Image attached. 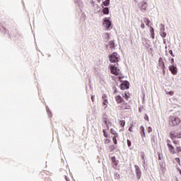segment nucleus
<instances>
[{"label": "nucleus", "mask_w": 181, "mask_h": 181, "mask_svg": "<svg viewBox=\"0 0 181 181\" xmlns=\"http://www.w3.org/2000/svg\"><path fill=\"white\" fill-rule=\"evenodd\" d=\"M110 71L112 74L117 76L119 81L124 78V76H122V74H121V71L119 69H118V67L115 66V65H110Z\"/></svg>", "instance_id": "nucleus-1"}, {"label": "nucleus", "mask_w": 181, "mask_h": 181, "mask_svg": "<svg viewBox=\"0 0 181 181\" xmlns=\"http://www.w3.org/2000/svg\"><path fill=\"white\" fill-rule=\"evenodd\" d=\"M181 119L178 117L176 116H170L168 124L170 127H177V125H180Z\"/></svg>", "instance_id": "nucleus-2"}, {"label": "nucleus", "mask_w": 181, "mask_h": 181, "mask_svg": "<svg viewBox=\"0 0 181 181\" xmlns=\"http://www.w3.org/2000/svg\"><path fill=\"white\" fill-rule=\"evenodd\" d=\"M170 138L175 139V138H181V131L179 129H175L170 133Z\"/></svg>", "instance_id": "nucleus-3"}, {"label": "nucleus", "mask_w": 181, "mask_h": 181, "mask_svg": "<svg viewBox=\"0 0 181 181\" xmlns=\"http://www.w3.org/2000/svg\"><path fill=\"white\" fill-rule=\"evenodd\" d=\"M109 60L110 63H118L119 62V57L117 53L113 52L109 56Z\"/></svg>", "instance_id": "nucleus-4"}, {"label": "nucleus", "mask_w": 181, "mask_h": 181, "mask_svg": "<svg viewBox=\"0 0 181 181\" xmlns=\"http://www.w3.org/2000/svg\"><path fill=\"white\" fill-rule=\"evenodd\" d=\"M167 146L170 153H171L172 155H175L176 153V151L175 150V147L172 144H170V140H167Z\"/></svg>", "instance_id": "nucleus-5"}, {"label": "nucleus", "mask_w": 181, "mask_h": 181, "mask_svg": "<svg viewBox=\"0 0 181 181\" xmlns=\"http://www.w3.org/2000/svg\"><path fill=\"white\" fill-rule=\"evenodd\" d=\"M134 169H135L136 177L138 180H139V179H141V176H142V172L141 171L139 166H138L137 165H134Z\"/></svg>", "instance_id": "nucleus-6"}, {"label": "nucleus", "mask_w": 181, "mask_h": 181, "mask_svg": "<svg viewBox=\"0 0 181 181\" xmlns=\"http://www.w3.org/2000/svg\"><path fill=\"white\" fill-rule=\"evenodd\" d=\"M120 110H131V105H128L127 102H123L122 104L119 105Z\"/></svg>", "instance_id": "nucleus-7"}, {"label": "nucleus", "mask_w": 181, "mask_h": 181, "mask_svg": "<svg viewBox=\"0 0 181 181\" xmlns=\"http://www.w3.org/2000/svg\"><path fill=\"white\" fill-rule=\"evenodd\" d=\"M103 26H105V28H106V29H110V28H111V21H110V20L107 19V18H105L103 23Z\"/></svg>", "instance_id": "nucleus-8"}, {"label": "nucleus", "mask_w": 181, "mask_h": 181, "mask_svg": "<svg viewBox=\"0 0 181 181\" xmlns=\"http://www.w3.org/2000/svg\"><path fill=\"white\" fill-rule=\"evenodd\" d=\"M115 100L117 104H122L125 102V100H124V98H122L121 95L115 96Z\"/></svg>", "instance_id": "nucleus-9"}, {"label": "nucleus", "mask_w": 181, "mask_h": 181, "mask_svg": "<svg viewBox=\"0 0 181 181\" xmlns=\"http://www.w3.org/2000/svg\"><path fill=\"white\" fill-rule=\"evenodd\" d=\"M120 88L122 90H128L129 88V82L128 81H124L120 85Z\"/></svg>", "instance_id": "nucleus-10"}, {"label": "nucleus", "mask_w": 181, "mask_h": 181, "mask_svg": "<svg viewBox=\"0 0 181 181\" xmlns=\"http://www.w3.org/2000/svg\"><path fill=\"white\" fill-rule=\"evenodd\" d=\"M103 122L107 126V129H110V127L112 126V122H111L107 117H103Z\"/></svg>", "instance_id": "nucleus-11"}, {"label": "nucleus", "mask_w": 181, "mask_h": 181, "mask_svg": "<svg viewBox=\"0 0 181 181\" xmlns=\"http://www.w3.org/2000/svg\"><path fill=\"white\" fill-rule=\"evenodd\" d=\"M170 71H171L172 74H173L174 76H176V74H177V68H176V66H170Z\"/></svg>", "instance_id": "nucleus-12"}, {"label": "nucleus", "mask_w": 181, "mask_h": 181, "mask_svg": "<svg viewBox=\"0 0 181 181\" xmlns=\"http://www.w3.org/2000/svg\"><path fill=\"white\" fill-rule=\"evenodd\" d=\"M158 66L163 69V70H165V62H163V59L162 58L159 59L158 61Z\"/></svg>", "instance_id": "nucleus-13"}, {"label": "nucleus", "mask_w": 181, "mask_h": 181, "mask_svg": "<svg viewBox=\"0 0 181 181\" xmlns=\"http://www.w3.org/2000/svg\"><path fill=\"white\" fill-rule=\"evenodd\" d=\"M122 97L126 100V101H128L129 100V98L131 97V95L129 92H125Z\"/></svg>", "instance_id": "nucleus-14"}, {"label": "nucleus", "mask_w": 181, "mask_h": 181, "mask_svg": "<svg viewBox=\"0 0 181 181\" xmlns=\"http://www.w3.org/2000/svg\"><path fill=\"white\" fill-rule=\"evenodd\" d=\"M147 7H148V5L146 4V3L141 4L140 6V8L142 11H146Z\"/></svg>", "instance_id": "nucleus-15"}, {"label": "nucleus", "mask_w": 181, "mask_h": 181, "mask_svg": "<svg viewBox=\"0 0 181 181\" xmlns=\"http://www.w3.org/2000/svg\"><path fill=\"white\" fill-rule=\"evenodd\" d=\"M103 12L105 15H108L110 13V9H108V7L104 8Z\"/></svg>", "instance_id": "nucleus-16"}, {"label": "nucleus", "mask_w": 181, "mask_h": 181, "mask_svg": "<svg viewBox=\"0 0 181 181\" xmlns=\"http://www.w3.org/2000/svg\"><path fill=\"white\" fill-rule=\"evenodd\" d=\"M140 129L141 131V136H145V128L144 127V126H141Z\"/></svg>", "instance_id": "nucleus-17"}, {"label": "nucleus", "mask_w": 181, "mask_h": 181, "mask_svg": "<svg viewBox=\"0 0 181 181\" xmlns=\"http://www.w3.org/2000/svg\"><path fill=\"white\" fill-rule=\"evenodd\" d=\"M109 45H110V49H114V47H115V42H114V41H110L109 42Z\"/></svg>", "instance_id": "nucleus-18"}, {"label": "nucleus", "mask_w": 181, "mask_h": 181, "mask_svg": "<svg viewBox=\"0 0 181 181\" xmlns=\"http://www.w3.org/2000/svg\"><path fill=\"white\" fill-rule=\"evenodd\" d=\"M115 149H117V148L115 147V145H110L109 146V151L110 152H113V151H115Z\"/></svg>", "instance_id": "nucleus-19"}, {"label": "nucleus", "mask_w": 181, "mask_h": 181, "mask_svg": "<svg viewBox=\"0 0 181 181\" xmlns=\"http://www.w3.org/2000/svg\"><path fill=\"white\" fill-rule=\"evenodd\" d=\"M175 149H176L175 152H177V153H180V152H181L180 144H179L178 146H175Z\"/></svg>", "instance_id": "nucleus-20"}, {"label": "nucleus", "mask_w": 181, "mask_h": 181, "mask_svg": "<svg viewBox=\"0 0 181 181\" xmlns=\"http://www.w3.org/2000/svg\"><path fill=\"white\" fill-rule=\"evenodd\" d=\"M118 138V135L117 136H114L112 137V141H113V144L115 145H117V144H118V142L117 141V139Z\"/></svg>", "instance_id": "nucleus-21"}, {"label": "nucleus", "mask_w": 181, "mask_h": 181, "mask_svg": "<svg viewBox=\"0 0 181 181\" xmlns=\"http://www.w3.org/2000/svg\"><path fill=\"white\" fill-rule=\"evenodd\" d=\"M110 134H112V135L118 136V133H117V132L114 129H110Z\"/></svg>", "instance_id": "nucleus-22"}, {"label": "nucleus", "mask_w": 181, "mask_h": 181, "mask_svg": "<svg viewBox=\"0 0 181 181\" xmlns=\"http://www.w3.org/2000/svg\"><path fill=\"white\" fill-rule=\"evenodd\" d=\"M144 22L146 25H149L151 21H149V18H144Z\"/></svg>", "instance_id": "nucleus-23"}, {"label": "nucleus", "mask_w": 181, "mask_h": 181, "mask_svg": "<svg viewBox=\"0 0 181 181\" xmlns=\"http://www.w3.org/2000/svg\"><path fill=\"white\" fill-rule=\"evenodd\" d=\"M103 136H105V138H108V134L107 133V131L105 129H103Z\"/></svg>", "instance_id": "nucleus-24"}, {"label": "nucleus", "mask_w": 181, "mask_h": 181, "mask_svg": "<svg viewBox=\"0 0 181 181\" xmlns=\"http://www.w3.org/2000/svg\"><path fill=\"white\" fill-rule=\"evenodd\" d=\"M103 5H104V6H108V5H110V1H103Z\"/></svg>", "instance_id": "nucleus-25"}, {"label": "nucleus", "mask_w": 181, "mask_h": 181, "mask_svg": "<svg viewBox=\"0 0 181 181\" xmlns=\"http://www.w3.org/2000/svg\"><path fill=\"white\" fill-rule=\"evenodd\" d=\"M119 125H121V127H125V120H120Z\"/></svg>", "instance_id": "nucleus-26"}, {"label": "nucleus", "mask_w": 181, "mask_h": 181, "mask_svg": "<svg viewBox=\"0 0 181 181\" xmlns=\"http://www.w3.org/2000/svg\"><path fill=\"white\" fill-rule=\"evenodd\" d=\"M173 144H174V145H175V146L180 145V143H179V141H176V140H173Z\"/></svg>", "instance_id": "nucleus-27"}, {"label": "nucleus", "mask_w": 181, "mask_h": 181, "mask_svg": "<svg viewBox=\"0 0 181 181\" xmlns=\"http://www.w3.org/2000/svg\"><path fill=\"white\" fill-rule=\"evenodd\" d=\"M103 105H105V108H107V107L108 105V100H103Z\"/></svg>", "instance_id": "nucleus-28"}, {"label": "nucleus", "mask_w": 181, "mask_h": 181, "mask_svg": "<svg viewBox=\"0 0 181 181\" xmlns=\"http://www.w3.org/2000/svg\"><path fill=\"white\" fill-rule=\"evenodd\" d=\"M112 161L115 165H118V162H117V160H115V157H113L112 158Z\"/></svg>", "instance_id": "nucleus-29"}, {"label": "nucleus", "mask_w": 181, "mask_h": 181, "mask_svg": "<svg viewBox=\"0 0 181 181\" xmlns=\"http://www.w3.org/2000/svg\"><path fill=\"white\" fill-rule=\"evenodd\" d=\"M175 162H177V163H178V165H180V158H175Z\"/></svg>", "instance_id": "nucleus-30"}, {"label": "nucleus", "mask_w": 181, "mask_h": 181, "mask_svg": "<svg viewBox=\"0 0 181 181\" xmlns=\"http://www.w3.org/2000/svg\"><path fill=\"white\" fill-rule=\"evenodd\" d=\"M160 36H161L162 37H166V33H165V32H161V33H160Z\"/></svg>", "instance_id": "nucleus-31"}, {"label": "nucleus", "mask_w": 181, "mask_h": 181, "mask_svg": "<svg viewBox=\"0 0 181 181\" xmlns=\"http://www.w3.org/2000/svg\"><path fill=\"white\" fill-rule=\"evenodd\" d=\"M165 93L167 95H173V94H175L173 91H170V92L166 91Z\"/></svg>", "instance_id": "nucleus-32"}, {"label": "nucleus", "mask_w": 181, "mask_h": 181, "mask_svg": "<svg viewBox=\"0 0 181 181\" xmlns=\"http://www.w3.org/2000/svg\"><path fill=\"white\" fill-rule=\"evenodd\" d=\"M102 98H103V100H107V95L103 94Z\"/></svg>", "instance_id": "nucleus-33"}, {"label": "nucleus", "mask_w": 181, "mask_h": 181, "mask_svg": "<svg viewBox=\"0 0 181 181\" xmlns=\"http://www.w3.org/2000/svg\"><path fill=\"white\" fill-rule=\"evenodd\" d=\"M110 141L108 139H105V144H110Z\"/></svg>", "instance_id": "nucleus-34"}, {"label": "nucleus", "mask_w": 181, "mask_h": 181, "mask_svg": "<svg viewBox=\"0 0 181 181\" xmlns=\"http://www.w3.org/2000/svg\"><path fill=\"white\" fill-rule=\"evenodd\" d=\"M150 33H155V32L153 31V28H152V27L150 28Z\"/></svg>", "instance_id": "nucleus-35"}, {"label": "nucleus", "mask_w": 181, "mask_h": 181, "mask_svg": "<svg viewBox=\"0 0 181 181\" xmlns=\"http://www.w3.org/2000/svg\"><path fill=\"white\" fill-rule=\"evenodd\" d=\"M144 119H146V121H149V117L146 115L144 116Z\"/></svg>", "instance_id": "nucleus-36"}, {"label": "nucleus", "mask_w": 181, "mask_h": 181, "mask_svg": "<svg viewBox=\"0 0 181 181\" xmlns=\"http://www.w3.org/2000/svg\"><path fill=\"white\" fill-rule=\"evenodd\" d=\"M127 146L129 147L131 146V141L127 140Z\"/></svg>", "instance_id": "nucleus-37"}, {"label": "nucleus", "mask_w": 181, "mask_h": 181, "mask_svg": "<svg viewBox=\"0 0 181 181\" xmlns=\"http://www.w3.org/2000/svg\"><path fill=\"white\" fill-rule=\"evenodd\" d=\"M169 53H170V54H171V56H172L173 57H175V55H173V51L170 50V51H169Z\"/></svg>", "instance_id": "nucleus-38"}, {"label": "nucleus", "mask_w": 181, "mask_h": 181, "mask_svg": "<svg viewBox=\"0 0 181 181\" xmlns=\"http://www.w3.org/2000/svg\"><path fill=\"white\" fill-rule=\"evenodd\" d=\"M141 29H145V24L141 23Z\"/></svg>", "instance_id": "nucleus-39"}, {"label": "nucleus", "mask_w": 181, "mask_h": 181, "mask_svg": "<svg viewBox=\"0 0 181 181\" xmlns=\"http://www.w3.org/2000/svg\"><path fill=\"white\" fill-rule=\"evenodd\" d=\"M152 39H155V33H151Z\"/></svg>", "instance_id": "nucleus-40"}, {"label": "nucleus", "mask_w": 181, "mask_h": 181, "mask_svg": "<svg viewBox=\"0 0 181 181\" xmlns=\"http://www.w3.org/2000/svg\"><path fill=\"white\" fill-rule=\"evenodd\" d=\"M91 100H92L93 103H94V100H95V96L94 95L91 96Z\"/></svg>", "instance_id": "nucleus-41"}, {"label": "nucleus", "mask_w": 181, "mask_h": 181, "mask_svg": "<svg viewBox=\"0 0 181 181\" xmlns=\"http://www.w3.org/2000/svg\"><path fill=\"white\" fill-rule=\"evenodd\" d=\"M148 132H152V127H149L148 129Z\"/></svg>", "instance_id": "nucleus-42"}, {"label": "nucleus", "mask_w": 181, "mask_h": 181, "mask_svg": "<svg viewBox=\"0 0 181 181\" xmlns=\"http://www.w3.org/2000/svg\"><path fill=\"white\" fill-rule=\"evenodd\" d=\"M170 62H171L172 64H173L175 63V59L173 58V59H171Z\"/></svg>", "instance_id": "nucleus-43"}, {"label": "nucleus", "mask_w": 181, "mask_h": 181, "mask_svg": "<svg viewBox=\"0 0 181 181\" xmlns=\"http://www.w3.org/2000/svg\"><path fill=\"white\" fill-rule=\"evenodd\" d=\"M129 131L130 132H132L133 131H132V126H131L129 128Z\"/></svg>", "instance_id": "nucleus-44"}, {"label": "nucleus", "mask_w": 181, "mask_h": 181, "mask_svg": "<svg viewBox=\"0 0 181 181\" xmlns=\"http://www.w3.org/2000/svg\"><path fill=\"white\" fill-rule=\"evenodd\" d=\"M112 80H115V76H112Z\"/></svg>", "instance_id": "nucleus-45"}, {"label": "nucleus", "mask_w": 181, "mask_h": 181, "mask_svg": "<svg viewBox=\"0 0 181 181\" xmlns=\"http://www.w3.org/2000/svg\"><path fill=\"white\" fill-rule=\"evenodd\" d=\"M158 159L160 160V156L158 157Z\"/></svg>", "instance_id": "nucleus-46"}, {"label": "nucleus", "mask_w": 181, "mask_h": 181, "mask_svg": "<svg viewBox=\"0 0 181 181\" xmlns=\"http://www.w3.org/2000/svg\"><path fill=\"white\" fill-rule=\"evenodd\" d=\"M106 1H110V0H106Z\"/></svg>", "instance_id": "nucleus-47"}, {"label": "nucleus", "mask_w": 181, "mask_h": 181, "mask_svg": "<svg viewBox=\"0 0 181 181\" xmlns=\"http://www.w3.org/2000/svg\"><path fill=\"white\" fill-rule=\"evenodd\" d=\"M66 181H69V180H67V179H66Z\"/></svg>", "instance_id": "nucleus-48"}]
</instances>
